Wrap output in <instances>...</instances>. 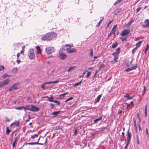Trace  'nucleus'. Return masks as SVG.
Wrapping results in <instances>:
<instances>
[{
  "label": "nucleus",
  "mask_w": 149,
  "mask_h": 149,
  "mask_svg": "<svg viewBox=\"0 0 149 149\" xmlns=\"http://www.w3.org/2000/svg\"><path fill=\"white\" fill-rule=\"evenodd\" d=\"M31 111H33V112H36L38 111L39 109L38 108H37L34 106L33 105H31Z\"/></svg>",
  "instance_id": "obj_10"
},
{
  "label": "nucleus",
  "mask_w": 149,
  "mask_h": 149,
  "mask_svg": "<svg viewBox=\"0 0 149 149\" xmlns=\"http://www.w3.org/2000/svg\"><path fill=\"white\" fill-rule=\"evenodd\" d=\"M122 41H125L127 39V36L125 37H121L120 38Z\"/></svg>",
  "instance_id": "obj_32"
},
{
  "label": "nucleus",
  "mask_w": 149,
  "mask_h": 149,
  "mask_svg": "<svg viewBox=\"0 0 149 149\" xmlns=\"http://www.w3.org/2000/svg\"><path fill=\"white\" fill-rule=\"evenodd\" d=\"M17 68H15L13 69L12 72L13 73H16L17 72Z\"/></svg>",
  "instance_id": "obj_28"
},
{
  "label": "nucleus",
  "mask_w": 149,
  "mask_h": 149,
  "mask_svg": "<svg viewBox=\"0 0 149 149\" xmlns=\"http://www.w3.org/2000/svg\"><path fill=\"white\" fill-rule=\"evenodd\" d=\"M46 98H47L48 99V100L50 102H53V99H54V97L52 96L51 97H49L47 96H45V97Z\"/></svg>",
  "instance_id": "obj_17"
},
{
  "label": "nucleus",
  "mask_w": 149,
  "mask_h": 149,
  "mask_svg": "<svg viewBox=\"0 0 149 149\" xmlns=\"http://www.w3.org/2000/svg\"><path fill=\"white\" fill-rule=\"evenodd\" d=\"M31 107L29 105H26L25 107H24V110L25 111L26 110H31Z\"/></svg>",
  "instance_id": "obj_14"
},
{
  "label": "nucleus",
  "mask_w": 149,
  "mask_h": 149,
  "mask_svg": "<svg viewBox=\"0 0 149 149\" xmlns=\"http://www.w3.org/2000/svg\"><path fill=\"white\" fill-rule=\"evenodd\" d=\"M19 124V121H16L14 122L11 124L10 126L15 125V126H18Z\"/></svg>",
  "instance_id": "obj_13"
},
{
  "label": "nucleus",
  "mask_w": 149,
  "mask_h": 149,
  "mask_svg": "<svg viewBox=\"0 0 149 149\" xmlns=\"http://www.w3.org/2000/svg\"><path fill=\"white\" fill-rule=\"evenodd\" d=\"M76 66H74V67H71L69 68V69L68 70V72H70L74 70V68H76Z\"/></svg>",
  "instance_id": "obj_21"
},
{
  "label": "nucleus",
  "mask_w": 149,
  "mask_h": 149,
  "mask_svg": "<svg viewBox=\"0 0 149 149\" xmlns=\"http://www.w3.org/2000/svg\"><path fill=\"white\" fill-rule=\"evenodd\" d=\"M127 138L126 139L127 142L130 143V140L131 138V134L129 130L127 132Z\"/></svg>",
  "instance_id": "obj_9"
},
{
  "label": "nucleus",
  "mask_w": 149,
  "mask_h": 149,
  "mask_svg": "<svg viewBox=\"0 0 149 149\" xmlns=\"http://www.w3.org/2000/svg\"><path fill=\"white\" fill-rule=\"evenodd\" d=\"M137 68V65H136L130 68H128L127 69L125 70V71H126L127 72H129L130 71H131L132 70H135L136 68Z\"/></svg>",
  "instance_id": "obj_11"
},
{
  "label": "nucleus",
  "mask_w": 149,
  "mask_h": 149,
  "mask_svg": "<svg viewBox=\"0 0 149 149\" xmlns=\"http://www.w3.org/2000/svg\"><path fill=\"white\" fill-rule=\"evenodd\" d=\"M10 132V130L9 129L8 127H6V133L7 134H9Z\"/></svg>",
  "instance_id": "obj_36"
},
{
  "label": "nucleus",
  "mask_w": 149,
  "mask_h": 149,
  "mask_svg": "<svg viewBox=\"0 0 149 149\" xmlns=\"http://www.w3.org/2000/svg\"><path fill=\"white\" fill-rule=\"evenodd\" d=\"M102 116H101L100 118H97V119H95L94 120V122L95 124L98 121H99L100 120H101L102 119Z\"/></svg>",
  "instance_id": "obj_22"
},
{
  "label": "nucleus",
  "mask_w": 149,
  "mask_h": 149,
  "mask_svg": "<svg viewBox=\"0 0 149 149\" xmlns=\"http://www.w3.org/2000/svg\"><path fill=\"white\" fill-rule=\"evenodd\" d=\"M118 45V44L116 42L114 43H113L112 45V47L113 48H115L116 47H117Z\"/></svg>",
  "instance_id": "obj_24"
},
{
  "label": "nucleus",
  "mask_w": 149,
  "mask_h": 149,
  "mask_svg": "<svg viewBox=\"0 0 149 149\" xmlns=\"http://www.w3.org/2000/svg\"><path fill=\"white\" fill-rule=\"evenodd\" d=\"M100 18H101V19L100 20V21L99 22H98V23L97 24V27H98V26H99L100 25V24H101V23H102V21L104 19V17H100Z\"/></svg>",
  "instance_id": "obj_23"
},
{
  "label": "nucleus",
  "mask_w": 149,
  "mask_h": 149,
  "mask_svg": "<svg viewBox=\"0 0 149 149\" xmlns=\"http://www.w3.org/2000/svg\"><path fill=\"white\" fill-rule=\"evenodd\" d=\"M122 112H123V111L122 110H119L118 111V113L119 114H121V113H122Z\"/></svg>",
  "instance_id": "obj_60"
},
{
  "label": "nucleus",
  "mask_w": 149,
  "mask_h": 149,
  "mask_svg": "<svg viewBox=\"0 0 149 149\" xmlns=\"http://www.w3.org/2000/svg\"><path fill=\"white\" fill-rule=\"evenodd\" d=\"M20 55V53H17V58L18 59Z\"/></svg>",
  "instance_id": "obj_61"
},
{
  "label": "nucleus",
  "mask_w": 149,
  "mask_h": 149,
  "mask_svg": "<svg viewBox=\"0 0 149 149\" xmlns=\"http://www.w3.org/2000/svg\"><path fill=\"white\" fill-rule=\"evenodd\" d=\"M19 85V83H16L14 84L13 86H10V88L9 89V91H11L13 90L18 88Z\"/></svg>",
  "instance_id": "obj_6"
},
{
  "label": "nucleus",
  "mask_w": 149,
  "mask_h": 149,
  "mask_svg": "<svg viewBox=\"0 0 149 149\" xmlns=\"http://www.w3.org/2000/svg\"><path fill=\"white\" fill-rule=\"evenodd\" d=\"M149 48V45H148L147 46L145 49V53H146V52H147L148 50V49Z\"/></svg>",
  "instance_id": "obj_43"
},
{
  "label": "nucleus",
  "mask_w": 149,
  "mask_h": 149,
  "mask_svg": "<svg viewBox=\"0 0 149 149\" xmlns=\"http://www.w3.org/2000/svg\"><path fill=\"white\" fill-rule=\"evenodd\" d=\"M136 143L138 145L139 144V136L138 135H136Z\"/></svg>",
  "instance_id": "obj_29"
},
{
  "label": "nucleus",
  "mask_w": 149,
  "mask_h": 149,
  "mask_svg": "<svg viewBox=\"0 0 149 149\" xmlns=\"http://www.w3.org/2000/svg\"><path fill=\"white\" fill-rule=\"evenodd\" d=\"M66 49L67 52L68 54H70L76 52V50L74 48H67Z\"/></svg>",
  "instance_id": "obj_8"
},
{
  "label": "nucleus",
  "mask_w": 149,
  "mask_h": 149,
  "mask_svg": "<svg viewBox=\"0 0 149 149\" xmlns=\"http://www.w3.org/2000/svg\"><path fill=\"white\" fill-rule=\"evenodd\" d=\"M10 81V79L8 78H7L3 81L0 82V88L4 86L8 85L9 84Z\"/></svg>",
  "instance_id": "obj_3"
},
{
  "label": "nucleus",
  "mask_w": 149,
  "mask_h": 149,
  "mask_svg": "<svg viewBox=\"0 0 149 149\" xmlns=\"http://www.w3.org/2000/svg\"><path fill=\"white\" fill-rule=\"evenodd\" d=\"M112 21H113V20H112L111 21H110L109 22V23H108V25H107V28L109 27V24L112 22Z\"/></svg>",
  "instance_id": "obj_58"
},
{
  "label": "nucleus",
  "mask_w": 149,
  "mask_h": 149,
  "mask_svg": "<svg viewBox=\"0 0 149 149\" xmlns=\"http://www.w3.org/2000/svg\"><path fill=\"white\" fill-rule=\"evenodd\" d=\"M65 47H66V45H63L59 51H62L63 50H65Z\"/></svg>",
  "instance_id": "obj_39"
},
{
  "label": "nucleus",
  "mask_w": 149,
  "mask_h": 149,
  "mask_svg": "<svg viewBox=\"0 0 149 149\" xmlns=\"http://www.w3.org/2000/svg\"><path fill=\"white\" fill-rule=\"evenodd\" d=\"M17 137H16L15 138V141L13 142V145H13V148H14L15 146V143H16V142L17 141Z\"/></svg>",
  "instance_id": "obj_25"
},
{
  "label": "nucleus",
  "mask_w": 149,
  "mask_h": 149,
  "mask_svg": "<svg viewBox=\"0 0 149 149\" xmlns=\"http://www.w3.org/2000/svg\"><path fill=\"white\" fill-rule=\"evenodd\" d=\"M133 99V97H132L129 96L127 98V100H131Z\"/></svg>",
  "instance_id": "obj_56"
},
{
  "label": "nucleus",
  "mask_w": 149,
  "mask_h": 149,
  "mask_svg": "<svg viewBox=\"0 0 149 149\" xmlns=\"http://www.w3.org/2000/svg\"><path fill=\"white\" fill-rule=\"evenodd\" d=\"M117 54H118L120 52V48L118 47L116 50L115 52Z\"/></svg>",
  "instance_id": "obj_27"
},
{
  "label": "nucleus",
  "mask_w": 149,
  "mask_h": 149,
  "mask_svg": "<svg viewBox=\"0 0 149 149\" xmlns=\"http://www.w3.org/2000/svg\"><path fill=\"white\" fill-rule=\"evenodd\" d=\"M144 23L146 24V25H143V26L149 27V20L148 19H146L144 21Z\"/></svg>",
  "instance_id": "obj_12"
},
{
  "label": "nucleus",
  "mask_w": 149,
  "mask_h": 149,
  "mask_svg": "<svg viewBox=\"0 0 149 149\" xmlns=\"http://www.w3.org/2000/svg\"><path fill=\"white\" fill-rule=\"evenodd\" d=\"M117 62H118L117 60H113V61H111L110 62L112 64H114L116 63Z\"/></svg>",
  "instance_id": "obj_42"
},
{
  "label": "nucleus",
  "mask_w": 149,
  "mask_h": 149,
  "mask_svg": "<svg viewBox=\"0 0 149 149\" xmlns=\"http://www.w3.org/2000/svg\"><path fill=\"white\" fill-rule=\"evenodd\" d=\"M124 104L127 105V107L126 108H128V107L130 106V104H128L127 103V102H125V103H124Z\"/></svg>",
  "instance_id": "obj_51"
},
{
  "label": "nucleus",
  "mask_w": 149,
  "mask_h": 149,
  "mask_svg": "<svg viewBox=\"0 0 149 149\" xmlns=\"http://www.w3.org/2000/svg\"><path fill=\"white\" fill-rule=\"evenodd\" d=\"M8 74L7 73H5L3 74L2 76V78L3 79H5L7 77Z\"/></svg>",
  "instance_id": "obj_41"
},
{
  "label": "nucleus",
  "mask_w": 149,
  "mask_h": 149,
  "mask_svg": "<svg viewBox=\"0 0 149 149\" xmlns=\"http://www.w3.org/2000/svg\"><path fill=\"white\" fill-rule=\"evenodd\" d=\"M121 9L120 8H118L114 12L115 15H117L118 13H120L121 11Z\"/></svg>",
  "instance_id": "obj_18"
},
{
  "label": "nucleus",
  "mask_w": 149,
  "mask_h": 149,
  "mask_svg": "<svg viewBox=\"0 0 149 149\" xmlns=\"http://www.w3.org/2000/svg\"><path fill=\"white\" fill-rule=\"evenodd\" d=\"M59 57L60 59L63 60L67 58V56L66 54L63 53L62 51H59Z\"/></svg>",
  "instance_id": "obj_5"
},
{
  "label": "nucleus",
  "mask_w": 149,
  "mask_h": 149,
  "mask_svg": "<svg viewBox=\"0 0 149 149\" xmlns=\"http://www.w3.org/2000/svg\"><path fill=\"white\" fill-rule=\"evenodd\" d=\"M82 81V80L80 82H79L78 83L75 84H74V85L73 86L74 87H75V86H78L81 83Z\"/></svg>",
  "instance_id": "obj_37"
},
{
  "label": "nucleus",
  "mask_w": 149,
  "mask_h": 149,
  "mask_svg": "<svg viewBox=\"0 0 149 149\" xmlns=\"http://www.w3.org/2000/svg\"><path fill=\"white\" fill-rule=\"evenodd\" d=\"M15 109H16L19 110H22L23 109H24V106H21V107H18L16 108Z\"/></svg>",
  "instance_id": "obj_30"
},
{
  "label": "nucleus",
  "mask_w": 149,
  "mask_h": 149,
  "mask_svg": "<svg viewBox=\"0 0 149 149\" xmlns=\"http://www.w3.org/2000/svg\"><path fill=\"white\" fill-rule=\"evenodd\" d=\"M68 92L64 93L63 94H62L60 95V98H61L62 97H63L65 95L68 94Z\"/></svg>",
  "instance_id": "obj_35"
},
{
  "label": "nucleus",
  "mask_w": 149,
  "mask_h": 149,
  "mask_svg": "<svg viewBox=\"0 0 149 149\" xmlns=\"http://www.w3.org/2000/svg\"><path fill=\"white\" fill-rule=\"evenodd\" d=\"M102 97L101 95H99L97 97V100L96 101L97 102H99L100 99L101 97Z\"/></svg>",
  "instance_id": "obj_31"
},
{
  "label": "nucleus",
  "mask_w": 149,
  "mask_h": 149,
  "mask_svg": "<svg viewBox=\"0 0 149 149\" xmlns=\"http://www.w3.org/2000/svg\"><path fill=\"white\" fill-rule=\"evenodd\" d=\"M59 82V80H57L54 81H52V83L53 84H56L58 83Z\"/></svg>",
  "instance_id": "obj_53"
},
{
  "label": "nucleus",
  "mask_w": 149,
  "mask_h": 149,
  "mask_svg": "<svg viewBox=\"0 0 149 149\" xmlns=\"http://www.w3.org/2000/svg\"><path fill=\"white\" fill-rule=\"evenodd\" d=\"M77 130H75L74 131V135H76L77 134Z\"/></svg>",
  "instance_id": "obj_62"
},
{
  "label": "nucleus",
  "mask_w": 149,
  "mask_h": 149,
  "mask_svg": "<svg viewBox=\"0 0 149 149\" xmlns=\"http://www.w3.org/2000/svg\"><path fill=\"white\" fill-rule=\"evenodd\" d=\"M36 49L37 50V54H41V51L40 49V47L39 46H36Z\"/></svg>",
  "instance_id": "obj_16"
},
{
  "label": "nucleus",
  "mask_w": 149,
  "mask_h": 149,
  "mask_svg": "<svg viewBox=\"0 0 149 149\" xmlns=\"http://www.w3.org/2000/svg\"><path fill=\"white\" fill-rule=\"evenodd\" d=\"M129 96V94L127 93H126L125 94V95H124V97H126L127 98Z\"/></svg>",
  "instance_id": "obj_52"
},
{
  "label": "nucleus",
  "mask_w": 149,
  "mask_h": 149,
  "mask_svg": "<svg viewBox=\"0 0 149 149\" xmlns=\"http://www.w3.org/2000/svg\"><path fill=\"white\" fill-rule=\"evenodd\" d=\"M38 143L37 142H31L27 143L26 144L27 145H34L35 144H37Z\"/></svg>",
  "instance_id": "obj_38"
},
{
  "label": "nucleus",
  "mask_w": 149,
  "mask_h": 149,
  "mask_svg": "<svg viewBox=\"0 0 149 149\" xmlns=\"http://www.w3.org/2000/svg\"><path fill=\"white\" fill-rule=\"evenodd\" d=\"M90 56L92 57L93 56V51L92 49H91V50L90 52Z\"/></svg>",
  "instance_id": "obj_45"
},
{
  "label": "nucleus",
  "mask_w": 149,
  "mask_h": 149,
  "mask_svg": "<svg viewBox=\"0 0 149 149\" xmlns=\"http://www.w3.org/2000/svg\"><path fill=\"white\" fill-rule=\"evenodd\" d=\"M73 97H70V98H68V99H67V100H65V102H67L68 101L73 100Z\"/></svg>",
  "instance_id": "obj_40"
},
{
  "label": "nucleus",
  "mask_w": 149,
  "mask_h": 149,
  "mask_svg": "<svg viewBox=\"0 0 149 149\" xmlns=\"http://www.w3.org/2000/svg\"><path fill=\"white\" fill-rule=\"evenodd\" d=\"M134 22V20L133 19H131L130 21L128 22L127 24V26H130Z\"/></svg>",
  "instance_id": "obj_20"
},
{
  "label": "nucleus",
  "mask_w": 149,
  "mask_h": 149,
  "mask_svg": "<svg viewBox=\"0 0 149 149\" xmlns=\"http://www.w3.org/2000/svg\"><path fill=\"white\" fill-rule=\"evenodd\" d=\"M29 58L31 59H34L35 58V55L33 52V48H30L29 49L28 53Z\"/></svg>",
  "instance_id": "obj_2"
},
{
  "label": "nucleus",
  "mask_w": 149,
  "mask_h": 149,
  "mask_svg": "<svg viewBox=\"0 0 149 149\" xmlns=\"http://www.w3.org/2000/svg\"><path fill=\"white\" fill-rule=\"evenodd\" d=\"M56 34L54 32H49L44 34L42 37L43 40H50L53 39L56 36Z\"/></svg>",
  "instance_id": "obj_1"
},
{
  "label": "nucleus",
  "mask_w": 149,
  "mask_h": 149,
  "mask_svg": "<svg viewBox=\"0 0 149 149\" xmlns=\"http://www.w3.org/2000/svg\"><path fill=\"white\" fill-rule=\"evenodd\" d=\"M38 135L37 134H35L31 136V139H34L35 138H36L38 136Z\"/></svg>",
  "instance_id": "obj_33"
},
{
  "label": "nucleus",
  "mask_w": 149,
  "mask_h": 149,
  "mask_svg": "<svg viewBox=\"0 0 149 149\" xmlns=\"http://www.w3.org/2000/svg\"><path fill=\"white\" fill-rule=\"evenodd\" d=\"M143 41H140L136 44V47L137 48L140 46Z\"/></svg>",
  "instance_id": "obj_19"
},
{
  "label": "nucleus",
  "mask_w": 149,
  "mask_h": 149,
  "mask_svg": "<svg viewBox=\"0 0 149 149\" xmlns=\"http://www.w3.org/2000/svg\"><path fill=\"white\" fill-rule=\"evenodd\" d=\"M45 84H43V85H42L41 86V88L43 89L44 88V87H45V86H44V85H45Z\"/></svg>",
  "instance_id": "obj_64"
},
{
  "label": "nucleus",
  "mask_w": 149,
  "mask_h": 149,
  "mask_svg": "<svg viewBox=\"0 0 149 149\" xmlns=\"http://www.w3.org/2000/svg\"><path fill=\"white\" fill-rule=\"evenodd\" d=\"M141 9V7H139V8L137 9L136 10V13H138L140 10Z\"/></svg>",
  "instance_id": "obj_59"
},
{
  "label": "nucleus",
  "mask_w": 149,
  "mask_h": 149,
  "mask_svg": "<svg viewBox=\"0 0 149 149\" xmlns=\"http://www.w3.org/2000/svg\"><path fill=\"white\" fill-rule=\"evenodd\" d=\"M146 134L147 136H149V133L148 132V130L147 128H146Z\"/></svg>",
  "instance_id": "obj_47"
},
{
  "label": "nucleus",
  "mask_w": 149,
  "mask_h": 149,
  "mask_svg": "<svg viewBox=\"0 0 149 149\" xmlns=\"http://www.w3.org/2000/svg\"><path fill=\"white\" fill-rule=\"evenodd\" d=\"M130 143L127 142H126V140H125V143L126 144V145L125 147L124 148L125 149H127L128 146L130 144Z\"/></svg>",
  "instance_id": "obj_26"
},
{
  "label": "nucleus",
  "mask_w": 149,
  "mask_h": 149,
  "mask_svg": "<svg viewBox=\"0 0 149 149\" xmlns=\"http://www.w3.org/2000/svg\"><path fill=\"white\" fill-rule=\"evenodd\" d=\"M46 51L48 54H50L55 51L54 48L52 47H49L46 48Z\"/></svg>",
  "instance_id": "obj_4"
},
{
  "label": "nucleus",
  "mask_w": 149,
  "mask_h": 149,
  "mask_svg": "<svg viewBox=\"0 0 149 149\" xmlns=\"http://www.w3.org/2000/svg\"><path fill=\"white\" fill-rule=\"evenodd\" d=\"M66 47H68L69 48H70L73 46L72 45H69V44H66Z\"/></svg>",
  "instance_id": "obj_49"
},
{
  "label": "nucleus",
  "mask_w": 149,
  "mask_h": 149,
  "mask_svg": "<svg viewBox=\"0 0 149 149\" xmlns=\"http://www.w3.org/2000/svg\"><path fill=\"white\" fill-rule=\"evenodd\" d=\"M60 111H55L54 112H53L52 113V114L53 115H54V117H56L58 115V114L60 113Z\"/></svg>",
  "instance_id": "obj_15"
},
{
  "label": "nucleus",
  "mask_w": 149,
  "mask_h": 149,
  "mask_svg": "<svg viewBox=\"0 0 149 149\" xmlns=\"http://www.w3.org/2000/svg\"><path fill=\"white\" fill-rule=\"evenodd\" d=\"M130 32V30L127 29H124L123 31L121 33V35L123 36H125L127 35Z\"/></svg>",
  "instance_id": "obj_7"
},
{
  "label": "nucleus",
  "mask_w": 149,
  "mask_h": 149,
  "mask_svg": "<svg viewBox=\"0 0 149 149\" xmlns=\"http://www.w3.org/2000/svg\"><path fill=\"white\" fill-rule=\"evenodd\" d=\"M137 49V48L136 47L132 49V52L133 54H134L135 53Z\"/></svg>",
  "instance_id": "obj_46"
},
{
  "label": "nucleus",
  "mask_w": 149,
  "mask_h": 149,
  "mask_svg": "<svg viewBox=\"0 0 149 149\" xmlns=\"http://www.w3.org/2000/svg\"><path fill=\"white\" fill-rule=\"evenodd\" d=\"M21 62V61L20 60H17V63H18V64H19V63Z\"/></svg>",
  "instance_id": "obj_63"
},
{
  "label": "nucleus",
  "mask_w": 149,
  "mask_h": 149,
  "mask_svg": "<svg viewBox=\"0 0 149 149\" xmlns=\"http://www.w3.org/2000/svg\"><path fill=\"white\" fill-rule=\"evenodd\" d=\"M118 58V54H116L114 56V59L115 60H117Z\"/></svg>",
  "instance_id": "obj_44"
},
{
  "label": "nucleus",
  "mask_w": 149,
  "mask_h": 149,
  "mask_svg": "<svg viewBox=\"0 0 149 149\" xmlns=\"http://www.w3.org/2000/svg\"><path fill=\"white\" fill-rule=\"evenodd\" d=\"M52 83V81H50L49 82H46L44 83V84H49Z\"/></svg>",
  "instance_id": "obj_55"
},
{
  "label": "nucleus",
  "mask_w": 149,
  "mask_h": 149,
  "mask_svg": "<svg viewBox=\"0 0 149 149\" xmlns=\"http://www.w3.org/2000/svg\"><path fill=\"white\" fill-rule=\"evenodd\" d=\"M91 74V72H88L87 73L86 77L87 78H88L90 76Z\"/></svg>",
  "instance_id": "obj_50"
},
{
  "label": "nucleus",
  "mask_w": 149,
  "mask_h": 149,
  "mask_svg": "<svg viewBox=\"0 0 149 149\" xmlns=\"http://www.w3.org/2000/svg\"><path fill=\"white\" fill-rule=\"evenodd\" d=\"M4 69V66L3 65H0V71Z\"/></svg>",
  "instance_id": "obj_48"
},
{
  "label": "nucleus",
  "mask_w": 149,
  "mask_h": 149,
  "mask_svg": "<svg viewBox=\"0 0 149 149\" xmlns=\"http://www.w3.org/2000/svg\"><path fill=\"white\" fill-rule=\"evenodd\" d=\"M123 1L122 0H117L114 3V5L116 6V5L118 3H120L121 1Z\"/></svg>",
  "instance_id": "obj_34"
},
{
  "label": "nucleus",
  "mask_w": 149,
  "mask_h": 149,
  "mask_svg": "<svg viewBox=\"0 0 149 149\" xmlns=\"http://www.w3.org/2000/svg\"><path fill=\"white\" fill-rule=\"evenodd\" d=\"M145 112H147V105H146L145 106Z\"/></svg>",
  "instance_id": "obj_54"
},
{
  "label": "nucleus",
  "mask_w": 149,
  "mask_h": 149,
  "mask_svg": "<svg viewBox=\"0 0 149 149\" xmlns=\"http://www.w3.org/2000/svg\"><path fill=\"white\" fill-rule=\"evenodd\" d=\"M55 105L54 104H50V106L51 107V108L52 109L54 108V107L55 106Z\"/></svg>",
  "instance_id": "obj_57"
}]
</instances>
